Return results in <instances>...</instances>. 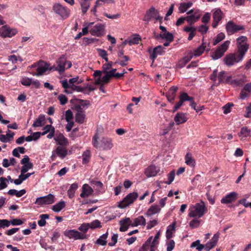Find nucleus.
Listing matches in <instances>:
<instances>
[{
  "mask_svg": "<svg viewBox=\"0 0 251 251\" xmlns=\"http://www.w3.org/2000/svg\"><path fill=\"white\" fill-rule=\"evenodd\" d=\"M94 147L100 150H110L113 147L112 140L107 137H100L97 130L92 139Z\"/></svg>",
  "mask_w": 251,
  "mask_h": 251,
  "instance_id": "nucleus-1",
  "label": "nucleus"
},
{
  "mask_svg": "<svg viewBox=\"0 0 251 251\" xmlns=\"http://www.w3.org/2000/svg\"><path fill=\"white\" fill-rule=\"evenodd\" d=\"M188 211L189 217L200 218L207 213V208L205 202L201 201L199 202L190 205Z\"/></svg>",
  "mask_w": 251,
  "mask_h": 251,
  "instance_id": "nucleus-2",
  "label": "nucleus"
},
{
  "mask_svg": "<svg viewBox=\"0 0 251 251\" xmlns=\"http://www.w3.org/2000/svg\"><path fill=\"white\" fill-rule=\"evenodd\" d=\"M138 194L136 192L128 194L119 204L118 206L124 208L133 203L138 198Z\"/></svg>",
  "mask_w": 251,
  "mask_h": 251,
  "instance_id": "nucleus-3",
  "label": "nucleus"
},
{
  "mask_svg": "<svg viewBox=\"0 0 251 251\" xmlns=\"http://www.w3.org/2000/svg\"><path fill=\"white\" fill-rule=\"evenodd\" d=\"M229 44L230 41L227 40L219 46L211 55L212 59L214 60H217L221 58L228 49Z\"/></svg>",
  "mask_w": 251,
  "mask_h": 251,
  "instance_id": "nucleus-4",
  "label": "nucleus"
},
{
  "mask_svg": "<svg viewBox=\"0 0 251 251\" xmlns=\"http://www.w3.org/2000/svg\"><path fill=\"white\" fill-rule=\"evenodd\" d=\"M58 69L60 70V74L63 73L65 69H68L72 67L71 61L67 60V57L65 55H62L58 59L56 60Z\"/></svg>",
  "mask_w": 251,
  "mask_h": 251,
  "instance_id": "nucleus-5",
  "label": "nucleus"
},
{
  "mask_svg": "<svg viewBox=\"0 0 251 251\" xmlns=\"http://www.w3.org/2000/svg\"><path fill=\"white\" fill-rule=\"evenodd\" d=\"M49 66L50 64L43 61H41L37 64H34L31 65V68L37 67V73H31V74L33 75L37 76L42 75L45 72L48 70Z\"/></svg>",
  "mask_w": 251,
  "mask_h": 251,
  "instance_id": "nucleus-6",
  "label": "nucleus"
},
{
  "mask_svg": "<svg viewBox=\"0 0 251 251\" xmlns=\"http://www.w3.org/2000/svg\"><path fill=\"white\" fill-rule=\"evenodd\" d=\"M226 29L228 35H232L238 31L244 30L245 26L237 25L232 21H229L226 25Z\"/></svg>",
  "mask_w": 251,
  "mask_h": 251,
  "instance_id": "nucleus-7",
  "label": "nucleus"
},
{
  "mask_svg": "<svg viewBox=\"0 0 251 251\" xmlns=\"http://www.w3.org/2000/svg\"><path fill=\"white\" fill-rule=\"evenodd\" d=\"M53 10L64 19H67L70 15L69 9L60 3L54 4L53 6Z\"/></svg>",
  "mask_w": 251,
  "mask_h": 251,
  "instance_id": "nucleus-8",
  "label": "nucleus"
},
{
  "mask_svg": "<svg viewBox=\"0 0 251 251\" xmlns=\"http://www.w3.org/2000/svg\"><path fill=\"white\" fill-rule=\"evenodd\" d=\"M54 198L55 197L54 195L49 194L46 196L37 198L34 203L35 204L40 206L50 204L54 202Z\"/></svg>",
  "mask_w": 251,
  "mask_h": 251,
  "instance_id": "nucleus-9",
  "label": "nucleus"
},
{
  "mask_svg": "<svg viewBox=\"0 0 251 251\" xmlns=\"http://www.w3.org/2000/svg\"><path fill=\"white\" fill-rule=\"evenodd\" d=\"M78 79V77H73L70 79L69 80L65 79L63 80H60V82L61 83L63 88L65 89L64 92L67 94L72 93V91H70V88H73L75 85L74 83H76Z\"/></svg>",
  "mask_w": 251,
  "mask_h": 251,
  "instance_id": "nucleus-10",
  "label": "nucleus"
},
{
  "mask_svg": "<svg viewBox=\"0 0 251 251\" xmlns=\"http://www.w3.org/2000/svg\"><path fill=\"white\" fill-rule=\"evenodd\" d=\"M101 227L99 221H94L91 223H83L78 227V230L82 232V234H85L89 228L94 229Z\"/></svg>",
  "mask_w": 251,
  "mask_h": 251,
  "instance_id": "nucleus-11",
  "label": "nucleus"
},
{
  "mask_svg": "<svg viewBox=\"0 0 251 251\" xmlns=\"http://www.w3.org/2000/svg\"><path fill=\"white\" fill-rule=\"evenodd\" d=\"M67 154V150L65 147L58 146L55 150L52 151L51 159L52 161L55 160L56 156H58L61 159H63Z\"/></svg>",
  "mask_w": 251,
  "mask_h": 251,
  "instance_id": "nucleus-12",
  "label": "nucleus"
},
{
  "mask_svg": "<svg viewBox=\"0 0 251 251\" xmlns=\"http://www.w3.org/2000/svg\"><path fill=\"white\" fill-rule=\"evenodd\" d=\"M64 235L68 237L69 239H74L75 240L83 239L86 238L85 234H82L74 229L65 230L64 231Z\"/></svg>",
  "mask_w": 251,
  "mask_h": 251,
  "instance_id": "nucleus-13",
  "label": "nucleus"
},
{
  "mask_svg": "<svg viewBox=\"0 0 251 251\" xmlns=\"http://www.w3.org/2000/svg\"><path fill=\"white\" fill-rule=\"evenodd\" d=\"M104 25L98 23L90 29L89 32L91 35L98 37L103 35L104 30Z\"/></svg>",
  "mask_w": 251,
  "mask_h": 251,
  "instance_id": "nucleus-14",
  "label": "nucleus"
},
{
  "mask_svg": "<svg viewBox=\"0 0 251 251\" xmlns=\"http://www.w3.org/2000/svg\"><path fill=\"white\" fill-rule=\"evenodd\" d=\"M76 112L75 115V122L79 124H81L85 122L86 119L85 111L80 106H76Z\"/></svg>",
  "mask_w": 251,
  "mask_h": 251,
  "instance_id": "nucleus-15",
  "label": "nucleus"
},
{
  "mask_svg": "<svg viewBox=\"0 0 251 251\" xmlns=\"http://www.w3.org/2000/svg\"><path fill=\"white\" fill-rule=\"evenodd\" d=\"M224 61L227 66H231L235 63H238L241 60H239V58L236 53H230L226 56L224 59Z\"/></svg>",
  "mask_w": 251,
  "mask_h": 251,
  "instance_id": "nucleus-16",
  "label": "nucleus"
},
{
  "mask_svg": "<svg viewBox=\"0 0 251 251\" xmlns=\"http://www.w3.org/2000/svg\"><path fill=\"white\" fill-rule=\"evenodd\" d=\"M17 33V30L11 29L7 26H3L0 28V36L2 37H11Z\"/></svg>",
  "mask_w": 251,
  "mask_h": 251,
  "instance_id": "nucleus-17",
  "label": "nucleus"
},
{
  "mask_svg": "<svg viewBox=\"0 0 251 251\" xmlns=\"http://www.w3.org/2000/svg\"><path fill=\"white\" fill-rule=\"evenodd\" d=\"M224 15L220 9H217L213 13V22L212 26L213 28H216L220 21L224 18Z\"/></svg>",
  "mask_w": 251,
  "mask_h": 251,
  "instance_id": "nucleus-18",
  "label": "nucleus"
},
{
  "mask_svg": "<svg viewBox=\"0 0 251 251\" xmlns=\"http://www.w3.org/2000/svg\"><path fill=\"white\" fill-rule=\"evenodd\" d=\"M70 91L83 92L84 94H89L90 92L95 90V88L89 84H87L86 87H81L79 86L74 85L73 88H70Z\"/></svg>",
  "mask_w": 251,
  "mask_h": 251,
  "instance_id": "nucleus-19",
  "label": "nucleus"
},
{
  "mask_svg": "<svg viewBox=\"0 0 251 251\" xmlns=\"http://www.w3.org/2000/svg\"><path fill=\"white\" fill-rule=\"evenodd\" d=\"M249 45L245 43L243 45L237 46V52L236 53L237 56L239 58V60H242L245 53L249 49Z\"/></svg>",
  "mask_w": 251,
  "mask_h": 251,
  "instance_id": "nucleus-20",
  "label": "nucleus"
},
{
  "mask_svg": "<svg viewBox=\"0 0 251 251\" xmlns=\"http://www.w3.org/2000/svg\"><path fill=\"white\" fill-rule=\"evenodd\" d=\"M157 13V10L152 6L149 10H148L143 19L144 21L149 22L152 19L155 17V15Z\"/></svg>",
  "mask_w": 251,
  "mask_h": 251,
  "instance_id": "nucleus-21",
  "label": "nucleus"
},
{
  "mask_svg": "<svg viewBox=\"0 0 251 251\" xmlns=\"http://www.w3.org/2000/svg\"><path fill=\"white\" fill-rule=\"evenodd\" d=\"M188 120L187 113H177L174 117V121L177 125L185 123Z\"/></svg>",
  "mask_w": 251,
  "mask_h": 251,
  "instance_id": "nucleus-22",
  "label": "nucleus"
},
{
  "mask_svg": "<svg viewBox=\"0 0 251 251\" xmlns=\"http://www.w3.org/2000/svg\"><path fill=\"white\" fill-rule=\"evenodd\" d=\"M155 38L157 40H159V38L162 39H165L166 41H169L172 42L174 40L173 35L169 31L166 32H161L159 34H156L154 33Z\"/></svg>",
  "mask_w": 251,
  "mask_h": 251,
  "instance_id": "nucleus-23",
  "label": "nucleus"
},
{
  "mask_svg": "<svg viewBox=\"0 0 251 251\" xmlns=\"http://www.w3.org/2000/svg\"><path fill=\"white\" fill-rule=\"evenodd\" d=\"M159 171V168L152 165L150 166L145 170V174L148 177H152L155 176Z\"/></svg>",
  "mask_w": 251,
  "mask_h": 251,
  "instance_id": "nucleus-24",
  "label": "nucleus"
},
{
  "mask_svg": "<svg viewBox=\"0 0 251 251\" xmlns=\"http://www.w3.org/2000/svg\"><path fill=\"white\" fill-rule=\"evenodd\" d=\"M237 196V194L236 192H231L223 197L221 200V202L225 204L231 203L236 200Z\"/></svg>",
  "mask_w": 251,
  "mask_h": 251,
  "instance_id": "nucleus-25",
  "label": "nucleus"
},
{
  "mask_svg": "<svg viewBox=\"0 0 251 251\" xmlns=\"http://www.w3.org/2000/svg\"><path fill=\"white\" fill-rule=\"evenodd\" d=\"M219 236L220 233L219 232H217L214 235L212 238L206 244V249L207 250L210 251L211 249H213L216 246L219 238Z\"/></svg>",
  "mask_w": 251,
  "mask_h": 251,
  "instance_id": "nucleus-26",
  "label": "nucleus"
},
{
  "mask_svg": "<svg viewBox=\"0 0 251 251\" xmlns=\"http://www.w3.org/2000/svg\"><path fill=\"white\" fill-rule=\"evenodd\" d=\"M82 193L80 195L81 198L88 197L91 195L94 192L93 189L87 184H84L82 186Z\"/></svg>",
  "mask_w": 251,
  "mask_h": 251,
  "instance_id": "nucleus-27",
  "label": "nucleus"
},
{
  "mask_svg": "<svg viewBox=\"0 0 251 251\" xmlns=\"http://www.w3.org/2000/svg\"><path fill=\"white\" fill-rule=\"evenodd\" d=\"M201 14L199 10L195 11L194 14H192L186 17V21L190 24H195L201 17Z\"/></svg>",
  "mask_w": 251,
  "mask_h": 251,
  "instance_id": "nucleus-28",
  "label": "nucleus"
},
{
  "mask_svg": "<svg viewBox=\"0 0 251 251\" xmlns=\"http://www.w3.org/2000/svg\"><path fill=\"white\" fill-rule=\"evenodd\" d=\"M164 48L161 46H158L154 48L152 53L150 56V58L154 60L158 55H162L164 53Z\"/></svg>",
  "mask_w": 251,
  "mask_h": 251,
  "instance_id": "nucleus-29",
  "label": "nucleus"
},
{
  "mask_svg": "<svg viewBox=\"0 0 251 251\" xmlns=\"http://www.w3.org/2000/svg\"><path fill=\"white\" fill-rule=\"evenodd\" d=\"M54 140L59 145L62 146H66L68 144L67 139L64 137L62 134H59L54 138Z\"/></svg>",
  "mask_w": 251,
  "mask_h": 251,
  "instance_id": "nucleus-30",
  "label": "nucleus"
},
{
  "mask_svg": "<svg viewBox=\"0 0 251 251\" xmlns=\"http://www.w3.org/2000/svg\"><path fill=\"white\" fill-rule=\"evenodd\" d=\"M176 222H174L172 225L167 227L166 235L167 239H170L173 237V233L176 231Z\"/></svg>",
  "mask_w": 251,
  "mask_h": 251,
  "instance_id": "nucleus-31",
  "label": "nucleus"
},
{
  "mask_svg": "<svg viewBox=\"0 0 251 251\" xmlns=\"http://www.w3.org/2000/svg\"><path fill=\"white\" fill-rule=\"evenodd\" d=\"M193 53L190 52L188 54L185 56L184 58L181 59L178 64L177 66L179 68H183L188 62H189L193 57Z\"/></svg>",
  "mask_w": 251,
  "mask_h": 251,
  "instance_id": "nucleus-32",
  "label": "nucleus"
},
{
  "mask_svg": "<svg viewBox=\"0 0 251 251\" xmlns=\"http://www.w3.org/2000/svg\"><path fill=\"white\" fill-rule=\"evenodd\" d=\"M190 247L191 248H196L198 251H202L203 250L205 251H209V250H207L206 249V244H201L199 240H197L196 241L193 242L191 244Z\"/></svg>",
  "mask_w": 251,
  "mask_h": 251,
  "instance_id": "nucleus-33",
  "label": "nucleus"
},
{
  "mask_svg": "<svg viewBox=\"0 0 251 251\" xmlns=\"http://www.w3.org/2000/svg\"><path fill=\"white\" fill-rule=\"evenodd\" d=\"M238 136L241 137V140L244 138L251 136V130L247 127H243L241 129V131L238 133Z\"/></svg>",
  "mask_w": 251,
  "mask_h": 251,
  "instance_id": "nucleus-34",
  "label": "nucleus"
},
{
  "mask_svg": "<svg viewBox=\"0 0 251 251\" xmlns=\"http://www.w3.org/2000/svg\"><path fill=\"white\" fill-rule=\"evenodd\" d=\"M91 0H80V4L82 12L83 14H85L90 6V1Z\"/></svg>",
  "mask_w": 251,
  "mask_h": 251,
  "instance_id": "nucleus-35",
  "label": "nucleus"
},
{
  "mask_svg": "<svg viewBox=\"0 0 251 251\" xmlns=\"http://www.w3.org/2000/svg\"><path fill=\"white\" fill-rule=\"evenodd\" d=\"M45 117L44 115H40L38 118L34 121L32 124L33 127H40L44 125Z\"/></svg>",
  "mask_w": 251,
  "mask_h": 251,
  "instance_id": "nucleus-36",
  "label": "nucleus"
},
{
  "mask_svg": "<svg viewBox=\"0 0 251 251\" xmlns=\"http://www.w3.org/2000/svg\"><path fill=\"white\" fill-rule=\"evenodd\" d=\"M185 163L191 167H194L195 165V160L193 158L191 153L188 152L185 156Z\"/></svg>",
  "mask_w": 251,
  "mask_h": 251,
  "instance_id": "nucleus-37",
  "label": "nucleus"
},
{
  "mask_svg": "<svg viewBox=\"0 0 251 251\" xmlns=\"http://www.w3.org/2000/svg\"><path fill=\"white\" fill-rule=\"evenodd\" d=\"M78 188V184L76 183H74L71 184L70 187L67 191L68 196L70 199L74 197L75 191Z\"/></svg>",
  "mask_w": 251,
  "mask_h": 251,
  "instance_id": "nucleus-38",
  "label": "nucleus"
},
{
  "mask_svg": "<svg viewBox=\"0 0 251 251\" xmlns=\"http://www.w3.org/2000/svg\"><path fill=\"white\" fill-rule=\"evenodd\" d=\"M65 206L66 202L63 201H61L55 205H53L51 209L53 211L55 212H58L60 211L63 208H64Z\"/></svg>",
  "mask_w": 251,
  "mask_h": 251,
  "instance_id": "nucleus-39",
  "label": "nucleus"
},
{
  "mask_svg": "<svg viewBox=\"0 0 251 251\" xmlns=\"http://www.w3.org/2000/svg\"><path fill=\"white\" fill-rule=\"evenodd\" d=\"M160 211V208L158 205L154 204L151 206L147 212V214L148 216L154 215L158 213Z\"/></svg>",
  "mask_w": 251,
  "mask_h": 251,
  "instance_id": "nucleus-40",
  "label": "nucleus"
},
{
  "mask_svg": "<svg viewBox=\"0 0 251 251\" xmlns=\"http://www.w3.org/2000/svg\"><path fill=\"white\" fill-rule=\"evenodd\" d=\"M108 232H106L105 234H103L101 236H100V237L97 240L96 242V244L102 245V246H105L107 244V241L106 239L108 237Z\"/></svg>",
  "mask_w": 251,
  "mask_h": 251,
  "instance_id": "nucleus-41",
  "label": "nucleus"
},
{
  "mask_svg": "<svg viewBox=\"0 0 251 251\" xmlns=\"http://www.w3.org/2000/svg\"><path fill=\"white\" fill-rule=\"evenodd\" d=\"M206 47V43H203L200 46L194 50V53L193 54V56H200L205 50Z\"/></svg>",
  "mask_w": 251,
  "mask_h": 251,
  "instance_id": "nucleus-42",
  "label": "nucleus"
},
{
  "mask_svg": "<svg viewBox=\"0 0 251 251\" xmlns=\"http://www.w3.org/2000/svg\"><path fill=\"white\" fill-rule=\"evenodd\" d=\"M193 3L191 1L188 2H182L180 4V6L178 8L180 13H184L187 11V10L192 6Z\"/></svg>",
  "mask_w": 251,
  "mask_h": 251,
  "instance_id": "nucleus-43",
  "label": "nucleus"
},
{
  "mask_svg": "<svg viewBox=\"0 0 251 251\" xmlns=\"http://www.w3.org/2000/svg\"><path fill=\"white\" fill-rule=\"evenodd\" d=\"M132 221H120V225L121 226L120 230L121 231H125L128 228L129 226L131 224Z\"/></svg>",
  "mask_w": 251,
  "mask_h": 251,
  "instance_id": "nucleus-44",
  "label": "nucleus"
},
{
  "mask_svg": "<svg viewBox=\"0 0 251 251\" xmlns=\"http://www.w3.org/2000/svg\"><path fill=\"white\" fill-rule=\"evenodd\" d=\"M152 239V236L150 237L139 249V251H148L149 248H150Z\"/></svg>",
  "mask_w": 251,
  "mask_h": 251,
  "instance_id": "nucleus-45",
  "label": "nucleus"
},
{
  "mask_svg": "<svg viewBox=\"0 0 251 251\" xmlns=\"http://www.w3.org/2000/svg\"><path fill=\"white\" fill-rule=\"evenodd\" d=\"M225 38V35L224 33L221 32L219 33L217 36L216 38L213 41V45L215 46L222 40H223Z\"/></svg>",
  "mask_w": 251,
  "mask_h": 251,
  "instance_id": "nucleus-46",
  "label": "nucleus"
},
{
  "mask_svg": "<svg viewBox=\"0 0 251 251\" xmlns=\"http://www.w3.org/2000/svg\"><path fill=\"white\" fill-rule=\"evenodd\" d=\"M33 165L32 163H28L26 164H24L23 166L21 168V173H26L29 169H31L33 168Z\"/></svg>",
  "mask_w": 251,
  "mask_h": 251,
  "instance_id": "nucleus-47",
  "label": "nucleus"
},
{
  "mask_svg": "<svg viewBox=\"0 0 251 251\" xmlns=\"http://www.w3.org/2000/svg\"><path fill=\"white\" fill-rule=\"evenodd\" d=\"M179 98L183 100V102L189 101L190 102L194 100V98L188 96L186 93L183 92L180 95Z\"/></svg>",
  "mask_w": 251,
  "mask_h": 251,
  "instance_id": "nucleus-48",
  "label": "nucleus"
},
{
  "mask_svg": "<svg viewBox=\"0 0 251 251\" xmlns=\"http://www.w3.org/2000/svg\"><path fill=\"white\" fill-rule=\"evenodd\" d=\"M91 184H94L97 188L96 190L99 193L102 192V188H103V184L100 181H93L91 182Z\"/></svg>",
  "mask_w": 251,
  "mask_h": 251,
  "instance_id": "nucleus-49",
  "label": "nucleus"
},
{
  "mask_svg": "<svg viewBox=\"0 0 251 251\" xmlns=\"http://www.w3.org/2000/svg\"><path fill=\"white\" fill-rule=\"evenodd\" d=\"M97 50L99 55L103 59H104L106 62H108V59L107 58V52L105 50L101 49H97Z\"/></svg>",
  "mask_w": 251,
  "mask_h": 251,
  "instance_id": "nucleus-50",
  "label": "nucleus"
},
{
  "mask_svg": "<svg viewBox=\"0 0 251 251\" xmlns=\"http://www.w3.org/2000/svg\"><path fill=\"white\" fill-rule=\"evenodd\" d=\"M22 85L26 86H29L32 83V78H30L27 77H24L22 78L21 81Z\"/></svg>",
  "mask_w": 251,
  "mask_h": 251,
  "instance_id": "nucleus-51",
  "label": "nucleus"
},
{
  "mask_svg": "<svg viewBox=\"0 0 251 251\" xmlns=\"http://www.w3.org/2000/svg\"><path fill=\"white\" fill-rule=\"evenodd\" d=\"M177 89L178 88L176 86H173L171 87L169 89L168 92L167 93L166 95L171 97L173 96V97H176V93L177 91Z\"/></svg>",
  "mask_w": 251,
  "mask_h": 251,
  "instance_id": "nucleus-52",
  "label": "nucleus"
},
{
  "mask_svg": "<svg viewBox=\"0 0 251 251\" xmlns=\"http://www.w3.org/2000/svg\"><path fill=\"white\" fill-rule=\"evenodd\" d=\"M83 163H87L90 158V152L89 151H85L82 154Z\"/></svg>",
  "mask_w": 251,
  "mask_h": 251,
  "instance_id": "nucleus-53",
  "label": "nucleus"
},
{
  "mask_svg": "<svg viewBox=\"0 0 251 251\" xmlns=\"http://www.w3.org/2000/svg\"><path fill=\"white\" fill-rule=\"evenodd\" d=\"M230 78V77H227L226 80V82L234 85L235 86H239L241 85L242 81L240 79H233L230 81L229 79Z\"/></svg>",
  "mask_w": 251,
  "mask_h": 251,
  "instance_id": "nucleus-54",
  "label": "nucleus"
},
{
  "mask_svg": "<svg viewBox=\"0 0 251 251\" xmlns=\"http://www.w3.org/2000/svg\"><path fill=\"white\" fill-rule=\"evenodd\" d=\"M175 172L174 171H172L168 175V180L166 182V184L170 185L172 183L175 178Z\"/></svg>",
  "mask_w": 251,
  "mask_h": 251,
  "instance_id": "nucleus-55",
  "label": "nucleus"
},
{
  "mask_svg": "<svg viewBox=\"0 0 251 251\" xmlns=\"http://www.w3.org/2000/svg\"><path fill=\"white\" fill-rule=\"evenodd\" d=\"M73 117V114L71 110L70 109L67 110L65 113V120L66 121L69 123L71 121Z\"/></svg>",
  "mask_w": 251,
  "mask_h": 251,
  "instance_id": "nucleus-56",
  "label": "nucleus"
},
{
  "mask_svg": "<svg viewBox=\"0 0 251 251\" xmlns=\"http://www.w3.org/2000/svg\"><path fill=\"white\" fill-rule=\"evenodd\" d=\"M141 40V38L139 35L129 39V46H132L134 44H138Z\"/></svg>",
  "mask_w": 251,
  "mask_h": 251,
  "instance_id": "nucleus-57",
  "label": "nucleus"
},
{
  "mask_svg": "<svg viewBox=\"0 0 251 251\" xmlns=\"http://www.w3.org/2000/svg\"><path fill=\"white\" fill-rule=\"evenodd\" d=\"M233 106V104L232 103H227L224 107V113L225 114L229 113L231 111V107Z\"/></svg>",
  "mask_w": 251,
  "mask_h": 251,
  "instance_id": "nucleus-58",
  "label": "nucleus"
},
{
  "mask_svg": "<svg viewBox=\"0 0 251 251\" xmlns=\"http://www.w3.org/2000/svg\"><path fill=\"white\" fill-rule=\"evenodd\" d=\"M167 251H172L175 247V243L173 240H170L167 242Z\"/></svg>",
  "mask_w": 251,
  "mask_h": 251,
  "instance_id": "nucleus-59",
  "label": "nucleus"
},
{
  "mask_svg": "<svg viewBox=\"0 0 251 251\" xmlns=\"http://www.w3.org/2000/svg\"><path fill=\"white\" fill-rule=\"evenodd\" d=\"M58 99L61 105H64L68 102V99L64 95L61 94L59 95Z\"/></svg>",
  "mask_w": 251,
  "mask_h": 251,
  "instance_id": "nucleus-60",
  "label": "nucleus"
},
{
  "mask_svg": "<svg viewBox=\"0 0 251 251\" xmlns=\"http://www.w3.org/2000/svg\"><path fill=\"white\" fill-rule=\"evenodd\" d=\"M112 66V62H109L108 63H105L102 66V71L105 74L106 72H108L107 70L110 69Z\"/></svg>",
  "mask_w": 251,
  "mask_h": 251,
  "instance_id": "nucleus-61",
  "label": "nucleus"
},
{
  "mask_svg": "<svg viewBox=\"0 0 251 251\" xmlns=\"http://www.w3.org/2000/svg\"><path fill=\"white\" fill-rule=\"evenodd\" d=\"M118 235V234H114L111 237V242L108 243L109 246H114L117 242Z\"/></svg>",
  "mask_w": 251,
  "mask_h": 251,
  "instance_id": "nucleus-62",
  "label": "nucleus"
},
{
  "mask_svg": "<svg viewBox=\"0 0 251 251\" xmlns=\"http://www.w3.org/2000/svg\"><path fill=\"white\" fill-rule=\"evenodd\" d=\"M53 127L51 125H48L44 126L43 128L44 131L41 133V135H45L51 131L52 128Z\"/></svg>",
  "mask_w": 251,
  "mask_h": 251,
  "instance_id": "nucleus-63",
  "label": "nucleus"
},
{
  "mask_svg": "<svg viewBox=\"0 0 251 251\" xmlns=\"http://www.w3.org/2000/svg\"><path fill=\"white\" fill-rule=\"evenodd\" d=\"M208 29V27L205 25H201L198 27V30L201 32L202 34L206 33Z\"/></svg>",
  "mask_w": 251,
  "mask_h": 251,
  "instance_id": "nucleus-64",
  "label": "nucleus"
}]
</instances>
